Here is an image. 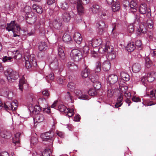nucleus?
<instances>
[{
	"instance_id": "obj_62",
	"label": "nucleus",
	"mask_w": 156,
	"mask_h": 156,
	"mask_svg": "<svg viewBox=\"0 0 156 156\" xmlns=\"http://www.w3.org/2000/svg\"><path fill=\"white\" fill-rule=\"evenodd\" d=\"M53 133L51 131H49L48 132H46L43 133H42L41 135V136H49V135L51 133Z\"/></svg>"
},
{
	"instance_id": "obj_6",
	"label": "nucleus",
	"mask_w": 156,
	"mask_h": 156,
	"mask_svg": "<svg viewBox=\"0 0 156 156\" xmlns=\"http://www.w3.org/2000/svg\"><path fill=\"white\" fill-rule=\"evenodd\" d=\"M98 27V33L99 35L103 34L105 31V29L108 27L105 22L102 20L99 21L97 23Z\"/></svg>"
},
{
	"instance_id": "obj_27",
	"label": "nucleus",
	"mask_w": 156,
	"mask_h": 156,
	"mask_svg": "<svg viewBox=\"0 0 156 156\" xmlns=\"http://www.w3.org/2000/svg\"><path fill=\"white\" fill-rule=\"evenodd\" d=\"M38 44V48L39 50L42 51L46 49L47 45L45 42H41Z\"/></svg>"
},
{
	"instance_id": "obj_57",
	"label": "nucleus",
	"mask_w": 156,
	"mask_h": 156,
	"mask_svg": "<svg viewBox=\"0 0 156 156\" xmlns=\"http://www.w3.org/2000/svg\"><path fill=\"white\" fill-rule=\"evenodd\" d=\"M46 78L48 80H52L54 78V74L53 73H51L46 76Z\"/></svg>"
},
{
	"instance_id": "obj_46",
	"label": "nucleus",
	"mask_w": 156,
	"mask_h": 156,
	"mask_svg": "<svg viewBox=\"0 0 156 156\" xmlns=\"http://www.w3.org/2000/svg\"><path fill=\"white\" fill-rule=\"evenodd\" d=\"M31 138L30 140V142L31 144H34L37 143L38 141V139L37 137H31Z\"/></svg>"
},
{
	"instance_id": "obj_48",
	"label": "nucleus",
	"mask_w": 156,
	"mask_h": 156,
	"mask_svg": "<svg viewBox=\"0 0 156 156\" xmlns=\"http://www.w3.org/2000/svg\"><path fill=\"white\" fill-rule=\"evenodd\" d=\"M39 139L41 140H42V142H49L51 141V139H50L49 138H45L44 137H39ZM43 143L45 144H46L44 142H43Z\"/></svg>"
},
{
	"instance_id": "obj_34",
	"label": "nucleus",
	"mask_w": 156,
	"mask_h": 156,
	"mask_svg": "<svg viewBox=\"0 0 156 156\" xmlns=\"http://www.w3.org/2000/svg\"><path fill=\"white\" fill-rule=\"evenodd\" d=\"M68 89L71 91H73L75 88V84L72 82H70L67 85Z\"/></svg>"
},
{
	"instance_id": "obj_2",
	"label": "nucleus",
	"mask_w": 156,
	"mask_h": 156,
	"mask_svg": "<svg viewBox=\"0 0 156 156\" xmlns=\"http://www.w3.org/2000/svg\"><path fill=\"white\" fill-rule=\"evenodd\" d=\"M26 57H24L26 59L25 66L27 69H29L32 67H36L37 66V61L34 55L27 56V59Z\"/></svg>"
},
{
	"instance_id": "obj_28",
	"label": "nucleus",
	"mask_w": 156,
	"mask_h": 156,
	"mask_svg": "<svg viewBox=\"0 0 156 156\" xmlns=\"http://www.w3.org/2000/svg\"><path fill=\"white\" fill-rule=\"evenodd\" d=\"M50 67L51 69L53 70L58 69V62L57 60H54L51 63L50 65Z\"/></svg>"
},
{
	"instance_id": "obj_1",
	"label": "nucleus",
	"mask_w": 156,
	"mask_h": 156,
	"mask_svg": "<svg viewBox=\"0 0 156 156\" xmlns=\"http://www.w3.org/2000/svg\"><path fill=\"white\" fill-rule=\"evenodd\" d=\"M5 73L9 82H13L19 77L18 73L11 69H8L5 71Z\"/></svg>"
},
{
	"instance_id": "obj_63",
	"label": "nucleus",
	"mask_w": 156,
	"mask_h": 156,
	"mask_svg": "<svg viewBox=\"0 0 156 156\" xmlns=\"http://www.w3.org/2000/svg\"><path fill=\"white\" fill-rule=\"evenodd\" d=\"M12 104H13V110H15L16 109L17 107V101L16 100L14 101L12 103Z\"/></svg>"
},
{
	"instance_id": "obj_17",
	"label": "nucleus",
	"mask_w": 156,
	"mask_h": 156,
	"mask_svg": "<svg viewBox=\"0 0 156 156\" xmlns=\"http://www.w3.org/2000/svg\"><path fill=\"white\" fill-rule=\"evenodd\" d=\"M62 40L64 42L68 43H72L73 42L71 37L68 34H64L62 37Z\"/></svg>"
},
{
	"instance_id": "obj_37",
	"label": "nucleus",
	"mask_w": 156,
	"mask_h": 156,
	"mask_svg": "<svg viewBox=\"0 0 156 156\" xmlns=\"http://www.w3.org/2000/svg\"><path fill=\"white\" fill-rule=\"evenodd\" d=\"M145 66L147 68H150L152 65V62L148 57H145Z\"/></svg>"
},
{
	"instance_id": "obj_16",
	"label": "nucleus",
	"mask_w": 156,
	"mask_h": 156,
	"mask_svg": "<svg viewBox=\"0 0 156 156\" xmlns=\"http://www.w3.org/2000/svg\"><path fill=\"white\" fill-rule=\"evenodd\" d=\"M101 67L103 70L105 71H108L110 68V63L109 61H106L102 64Z\"/></svg>"
},
{
	"instance_id": "obj_60",
	"label": "nucleus",
	"mask_w": 156,
	"mask_h": 156,
	"mask_svg": "<svg viewBox=\"0 0 156 156\" xmlns=\"http://www.w3.org/2000/svg\"><path fill=\"white\" fill-rule=\"evenodd\" d=\"M31 11V7L29 6H27L25 7L24 11L27 13H29Z\"/></svg>"
},
{
	"instance_id": "obj_52",
	"label": "nucleus",
	"mask_w": 156,
	"mask_h": 156,
	"mask_svg": "<svg viewBox=\"0 0 156 156\" xmlns=\"http://www.w3.org/2000/svg\"><path fill=\"white\" fill-rule=\"evenodd\" d=\"M68 112L67 113H65L69 117H70L72 116L74 113V111L72 109L69 108H68Z\"/></svg>"
},
{
	"instance_id": "obj_30",
	"label": "nucleus",
	"mask_w": 156,
	"mask_h": 156,
	"mask_svg": "<svg viewBox=\"0 0 156 156\" xmlns=\"http://www.w3.org/2000/svg\"><path fill=\"white\" fill-rule=\"evenodd\" d=\"M58 54L61 59L64 60L65 58V54L62 48L59 47L58 48Z\"/></svg>"
},
{
	"instance_id": "obj_36",
	"label": "nucleus",
	"mask_w": 156,
	"mask_h": 156,
	"mask_svg": "<svg viewBox=\"0 0 156 156\" xmlns=\"http://www.w3.org/2000/svg\"><path fill=\"white\" fill-rule=\"evenodd\" d=\"M150 97L152 98V99H155V102L154 103L151 104L150 105H153L156 104V90L154 91L153 90H151L150 91Z\"/></svg>"
},
{
	"instance_id": "obj_5",
	"label": "nucleus",
	"mask_w": 156,
	"mask_h": 156,
	"mask_svg": "<svg viewBox=\"0 0 156 156\" xmlns=\"http://www.w3.org/2000/svg\"><path fill=\"white\" fill-rule=\"evenodd\" d=\"M70 56L76 62H78L82 57L81 52L76 49H74L72 51Z\"/></svg>"
},
{
	"instance_id": "obj_40",
	"label": "nucleus",
	"mask_w": 156,
	"mask_h": 156,
	"mask_svg": "<svg viewBox=\"0 0 156 156\" xmlns=\"http://www.w3.org/2000/svg\"><path fill=\"white\" fill-rule=\"evenodd\" d=\"M108 59L109 60H111L115 58L116 57L115 53L114 51L107 54Z\"/></svg>"
},
{
	"instance_id": "obj_58",
	"label": "nucleus",
	"mask_w": 156,
	"mask_h": 156,
	"mask_svg": "<svg viewBox=\"0 0 156 156\" xmlns=\"http://www.w3.org/2000/svg\"><path fill=\"white\" fill-rule=\"evenodd\" d=\"M90 0H77V2L83 5H86L89 3Z\"/></svg>"
},
{
	"instance_id": "obj_25",
	"label": "nucleus",
	"mask_w": 156,
	"mask_h": 156,
	"mask_svg": "<svg viewBox=\"0 0 156 156\" xmlns=\"http://www.w3.org/2000/svg\"><path fill=\"white\" fill-rule=\"evenodd\" d=\"M32 9L37 13L41 14L42 12V8L36 4H34L32 5Z\"/></svg>"
},
{
	"instance_id": "obj_38",
	"label": "nucleus",
	"mask_w": 156,
	"mask_h": 156,
	"mask_svg": "<svg viewBox=\"0 0 156 156\" xmlns=\"http://www.w3.org/2000/svg\"><path fill=\"white\" fill-rule=\"evenodd\" d=\"M51 153V149L46 148L43 152L42 155L43 156H50Z\"/></svg>"
},
{
	"instance_id": "obj_15",
	"label": "nucleus",
	"mask_w": 156,
	"mask_h": 156,
	"mask_svg": "<svg viewBox=\"0 0 156 156\" xmlns=\"http://www.w3.org/2000/svg\"><path fill=\"white\" fill-rule=\"evenodd\" d=\"M128 2L129 4V5L130 7L131 11L133 12H136L137 8V5L136 2L133 0L131 1L129 3V2Z\"/></svg>"
},
{
	"instance_id": "obj_8",
	"label": "nucleus",
	"mask_w": 156,
	"mask_h": 156,
	"mask_svg": "<svg viewBox=\"0 0 156 156\" xmlns=\"http://www.w3.org/2000/svg\"><path fill=\"white\" fill-rule=\"evenodd\" d=\"M77 9L78 11V12L79 14L78 16L79 17H80V16L82 15L84 12V9L83 7L82 6L83 4H82L81 3H80V2H77ZM78 18V16H77V18H76V20H78V22H80L82 20V19L81 18L79 19H77V18Z\"/></svg>"
},
{
	"instance_id": "obj_13",
	"label": "nucleus",
	"mask_w": 156,
	"mask_h": 156,
	"mask_svg": "<svg viewBox=\"0 0 156 156\" xmlns=\"http://www.w3.org/2000/svg\"><path fill=\"white\" fill-rule=\"evenodd\" d=\"M73 39L76 43L80 44L81 43L82 38L81 34L78 32H75L74 35Z\"/></svg>"
},
{
	"instance_id": "obj_43",
	"label": "nucleus",
	"mask_w": 156,
	"mask_h": 156,
	"mask_svg": "<svg viewBox=\"0 0 156 156\" xmlns=\"http://www.w3.org/2000/svg\"><path fill=\"white\" fill-rule=\"evenodd\" d=\"M101 65L100 62H98L96 64V67L95 69V72H99L101 70Z\"/></svg>"
},
{
	"instance_id": "obj_29",
	"label": "nucleus",
	"mask_w": 156,
	"mask_h": 156,
	"mask_svg": "<svg viewBox=\"0 0 156 156\" xmlns=\"http://www.w3.org/2000/svg\"><path fill=\"white\" fill-rule=\"evenodd\" d=\"M26 80L25 79L24 77L23 76L22 78L20 79L19 81V88L22 92L23 91L22 89L23 88V85L26 84Z\"/></svg>"
},
{
	"instance_id": "obj_3",
	"label": "nucleus",
	"mask_w": 156,
	"mask_h": 156,
	"mask_svg": "<svg viewBox=\"0 0 156 156\" xmlns=\"http://www.w3.org/2000/svg\"><path fill=\"white\" fill-rule=\"evenodd\" d=\"M6 29L9 31H12L13 33L16 32L18 33L20 32L21 28L18 24L15 23V21H12L10 23L7 24Z\"/></svg>"
},
{
	"instance_id": "obj_19",
	"label": "nucleus",
	"mask_w": 156,
	"mask_h": 156,
	"mask_svg": "<svg viewBox=\"0 0 156 156\" xmlns=\"http://www.w3.org/2000/svg\"><path fill=\"white\" fill-rule=\"evenodd\" d=\"M141 68L140 65L138 63H135L132 66V70L135 73H138Z\"/></svg>"
},
{
	"instance_id": "obj_23",
	"label": "nucleus",
	"mask_w": 156,
	"mask_h": 156,
	"mask_svg": "<svg viewBox=\"0 0 156 156\" xmlns=\"http://www.w3.org/2000/svg\"><path fill=\"white\" fill-rule=\"evenodd\" d=\"M90 73V70L86 68L81 72V76L83 78H86L89 76Z\"/></svg>"
},
{
	"instance_id": "obj_22",
	"label": "nucleus",
	"mask_w": 156,
	"mask_h": 156,
	"mask_svg": "<svg viewBox=\"0 0 156 156\" xmlns=\"http://www.w3.org/2000/svg\"><path fill=\"white\" fill-rule=\"evenodd\" d=\"M135 48V46L134 42L129 43L126 47V49L129 52L133 51Z\"/></svg>"
},
{
	"instance_id": "obj_20",
	"label": "nucleus",
	"mask_w": 156,
	"mask_h": 156,
	"mask_svg": "<svg viewBox=\"0 0 156 156\" xmlns=\"http://www.w3.org/2000/svg\"><path fill=\"white\" fill-rule=\"evenodd\" d=\"M13 105L12 103L9 101H7L4 103L3 105V107L6 110H13Z\"/></svg>"
},
{
	"instance_id": "obj_33",
	"label": "nucleus",
	"mask_w": 156,
	"mask_h": 156,
	"mask_svg": "<svg viewBox=\"0 0 156 156\" xmlns=\"http://www.w3.org/2000/svg\"><path fill=\"white\" fill-rule=\"evenodd\" d=\"M59 111L61 112H64L65 113L68 112V108L63 105H60L58 107Z\"/></svg>"
},
{
	"instance_id": "obj_39",
	"label": "nucleus",
	"mask_w": 156,
	"mask_h": 156,
	"mask_svg": "<svg viewBox=\"0 0 156 156\" xmlns=\"http://www.w3.org/2000/svg\"><path fill=\"white\" fill-rule=\"evenodd\" d=\"M88 94L91 96H95L97 94L96 90L94 88L90 89L88 91Z\"/></svg>"
},
{
	"instance_id": "obj_9",
	"label": "nucleus",
	"mask_w": 156,
	"mask_h": 156,
	"mask_svg": "<svg viewBox=\"0 0 156 156\" xmlns=\"http://www.w3.org/2000/svg\"><path fill=\"white\" fill-rule=\"evenodd\" d=\"M52 24L53 27L56 29L60 30L62 28V21L59 18H57L53 21Z\"/></svg>"
},
{
	"instance_id": "obj_61",
	"label": "nucleus",
	"mask_w": 156,
	"mask_h": 156,
	"mask_svg": "<svg viewBox=\"0 0 156 156\" xmlns=\"http://www.w3.org/2000/svg\"><path fill=\"white\" fill-rule=\"evenodd\" d=\"M94 43L97 45H100L102 43L101 40V39H96L94 41Z\"/></svg>"
},
{
	"instance_id": "obj_56",
	"label": "nucleus",
	"mask_w": 156,
	"mask_h": 156,
	"mask_svg": "<svg viewBox=\"0 0 156 156\" xmlns=\"http://www.w3.org/2000/svg\"><path fill=\"white\" fill-rule=\"evenodd\" d=\"M107 95L108 97L109 98L112 97L113 95L112 90L110 89H108L107 91Z\"/></svg>"
},
{
	"instance_id": "obj_26",
	"label": "nucleus",
	"mask_w": 156,
	"mask_h": 156,
	"mask_svg": "<svg viewBox=\"0 0 156 156\" xmlns=\"http://www.w3.org/2000/svg\"><path fill=\"white\" fill-rule=\"evenodd\" d=\"M59 6L62 9L64 10H67L69 7L68 3L65 1H62L60 2Z\"/></svg>"
},
{
	"instance_id": "obj_59",
	"label": "nucleus",
	"mask_w": 156,
	"mask_h": 156,
	"mask_svg": "<svg viewBox=\"0 0 156 156\" xmlns=\"http://www.w3.org/2000/svg\"><path fill=\"white\" fill-rule=\"evenodd\" d=\"M89 47L86 46L83 47V51L84 53L87 54L89 52Z\"/></svg>"
},
{
	"instance_id": "obj_64",
	"label": "nucleus",
	"mask_w": 156,
	"mask_h": 156,
	"mask_svg": "<svg viewBox=\"0 0 156 156\" xmlns=\"http://www.w3.org/2000/svg\"><path fill=\"white\" fill-rule=\"evenodd\" d=\"M0 156H9V155L8 152L4 151L0 153Z\"/></svg>"
},
{
	"instance_id": "obj_54",
	"label": "nucleus",
	"mask_w": 156,
	"mask_h": 156,
	"mask_svg": "<svg viewBox=\"0 0 156 156\" xmlns=\"http://www.w3.org/2000/svg\"><path fill=\"white\" fill-rule=\"evenodd\" d=\"M94 88L95 89H98L100 87H101V84L99 82L97 81H96L95 83L93 85Z\"/></svg>"
},
{
	"instance_id": "obj_47",
	"label": "nucleus",
	"mask_w": 156,
	"mask_h": 156,
	"mask_svg": "<svg viewBox=\"0 0 156 156\" xmlns=\"http://www.w3.org/2000/svg\"><path fill=\"white\" fill-rule=\"evenodd\" d=\"M128 87L126 86H122L120 88V90L122 93H126L128 91Z\"/></svg>"
},
{
	"instance_id": "obj_45",
	"label": "nucleus",
	"mask_w": 156,
	"mask_h": 156,
	"mask_svg": "<svg viewBox=\"0 0 156 156\" xmlns=\"http://www.w3.org/2000/svg\"><path fill=\"white\" fill-rule=\"evenodd\" d=\"M146 79L148 82H151L154 80V79L153 78L152 75H151V73L147 74Z\"/></svg>"
},
{
	"instance_id": "obj_12",
	"label": "nucleus",
	"mask_w": 156,
	"mask_h": 156,
	"mask_svg": "<svg viewBox=\"0 0 156 156\" xmlns=\"http://www.w3.org/2000/svg\"><path fill=\"white\" fill-rule=\"evenodd\" d=\"M118 80V77L117 76L113 74L109 76L107 81L110 84H114Z\"/></svg>"
},
{
	"instance_id": "obj_35",
	"label": "nucleus",
	"mask_w": 156,
	"mask_h": 156,
	"mask_svg": "<svg viewBox=\"0 0 156 156\" xmlns=\"http://www.w3.org/2000/svg\"><path fill=\"white\" fill-rule=\"evenodd\" d=\"M139 30L140 32L145 34L147 32V29L144 24H141L140 25Z\"/></svg>"
},
{
	"instance_id": "obj_49",
	"label": "nucleus",
	"mask_w": 156,
	"mask_h": 156,
	"mask_svg": "<svg viewBox=\"0 0 156 156\" xmlns=\"http://www.w3.org/2000/svg\"><path fill=\"white\" fill-rule=\"evenodd\" d=\"M12 59L11 57H7L5 56L3 57L2 59V61L3 62H9L11 61V60Z\"/></svg>"
},
{
	"instance_id": "obj_51",
	"label": "nucleus",
	"mask_w": 156,
	"mask_h": 156,
	"mask_svg": "<svg viewBox=\"0 0 156 156\" xmlns=\"http://www.w3.org/2000/svg\"><path fill=\"white\" fill-rule=\"evenodd\" d=\"M105 49V46L103 45L99 48L98 49V51L101 53H103L105 52H106Z\"/></svg>"
},
{
	"instance_id": "obj_10",
	"label": "nucleus",
	"mask_w": 156,
	"mask_h": 156,
	"mask_svg": "<svg viewBox=\"0 0 156 156\" xmlns=\"http://www.w3.org/2000/svg\"><path fill=\"white\" fill-rule=\"evenodd\" d=\"M44 119L45 118L44 115L40 113L35 115L34 118V124H35V122L39 123L43 122Z\"/></svg>"
},
{
	"instance_id": "obj_14",
	"label": "nucleus",
	"mask_w": 156,
	"mask_h": 156,
	"mask_svg": "<svg viewBox=\"0 0 156 156\" xmlns=\"http://www.w3.org/2000/svg\"><path fill=\"white\" fill-rule=\"evenodd\" d=\"M123 94L122 93H121L120 95L118 96L117 99V102L115 105V108H118L121 106L122 105V103L123 101Z\"/></svg>"
},
{
	"instance_id": "obj_7",
	"label": "nucleus",
	"mask_w": 156,
	"mask_h": 156,
	"mask_svg": "<svg viewBox=\"0 0 156 156\" xmlns=\"http://www.w3.org/2000/svg\"><path fill=\"white\" fill-rule=\"evenodd\" d=\"M74 93L75 95L79 99L85 100H88L89 99L88 96L83 94L82 91L80 90H76L75 91Z\"/></svg>"
},
{
	"instance_id": "obj_32",
	"label": "nucleus",
	"mask_w": 156,
	"mask_h": 156,
	"mask_svg": "<svg viewBox=\"0 0 156 156\" xmlns=\"http://www.w3.org/2000/svg\"><path fill=\"white\" fill-rule=\"evenodd\" d=\"M120 75L121 78L124 80L127 81L129 80V76L127 73L124 72H122Z\"/></svg>"
},
{
	"instance_id": "obj_44",
	"label": "nucleus",
	"mask_w": 156,
	"mask_h": 156,
	"mask_svg": "<svg viewBox=\"0 0 156 156\" xmlns=\"http://www.w3.org/2000/svg\"><path fill=\"white\" fill-rule=\"evenodd\" d=\"M58 83L61 84H64L66 83V80L63 77L58 78L57 79Z\"/></svg>"
},
{
	"instance_id": "obj_31",
	"label": "nucleus",
	"mask_w": 156,
	"mask_h": 156,
	"mask_svg": "<svg viewBox=\"0 0 156 156\" xmlns=\"http://www.w3.org/2000/svg\"><path fill=\"white\" fill-rule=\"evenodd\" d=\"M100 9V6L96 5H93L90 8V10L94 13H96L98 12Z\"/></svg>"
},
{
	"instance_id": "obj_24",
	"label": "nucleus",
	"mask_w": 156,
	"mask_h": 156,
	"mask_svg": "<svg viewBox=\"0 0 156 156\" xmlns=\"http://www.w3.org/2000/svg\"><path fill=\"white\" fill-rule=\"evenodd\" d=\"M65 100L69 102H73V97L72 94L69 92H67L65 95Z\"/></svg>"
},
{
	"instance_id": "obj_50",
	"label": "nucleus",
	"mask_w": 156,
	"mask_h": 156,
	"mask_svg": "<svg viewBox=\"0 0 156 156\" xmlns=\"http://www.w3.org/2000/svg\"><path fill=\"white\" fill-rule=\"evenodd\" d=\"M41 110H42L44 113H45L48 114L50 113L51 112L50 108H42Z\"/></svg>"
},
{
	"instance_id": "obj_41",
	"label": "nucleus",
	"mask_w": 156,
	"mask_h": 156,
	"mask_svg": "<svg viewBox=\"0 0 156 156\" xmlns=\"http://www.w3.org/2000/svg\"><path fill=\"white\" fill-rule=\"evenodd\" d=\"M146 24L148 27L150 29H151L153 27V22L152 20L150 19L147 20Z\"/></svg>"
},
{
	"instance_id": "obj_53",
	"label": "nucleus",
	"mask_w": 156,
	"mask_h": 156,
	"mask_svg": "<svg viewBox=\"0 0 156 156\" xmlns=\"http://www.w3.org/2000/svg\"><path fill=\"white\" fill-rule=\"evenodd\" d=\"M19 137H13L12 138L13 143L15 144H17L19 143Z\"/></svg>"
},
{
	"instance_id": "obj_21",
	"label": "nucleus",
	"mask_w": 156,
	"mask_h": 156,
	"mask_svg": "<svg viewBox=\"0 0 156 156\" xmlns=\"http://www.w3.org/2000/svg\"><path fill=\"white\" fill-rule=\"evenodd\" d=\"M117 0L114 1L112 5V9L113 12H115L119 10V4L117 2Z\"/></svg>"
},
{
	"instance_id": "obj_55",
	"label": "nucleus",
	"mask_w": 156,
	"mask_h": 156,
	"mask_svg": "<svg viewBox=\"0 0 156 156\" xmlns=\"http://www.w3.org/2000/svg\"><path fill=\"white\" fill-rule=\"evenodd\" d=\"M128 30L130 33H132L134 30V27L132 24L130 25L128 27Z\"/></svg>"
},
{
	"instance_id": "obj_11",
	"label": "nucleus",
	"mask_w": 156,
	"mask_h": 156,
	"mask_svg": "<svg viewBox=\"0 0 156 156\" xmlns=\"http://www.w3.org/2000/svg\"><path fill=\"white\" fill-rule=\"evenodd\" d=\"M72 12H65L63 13L62 17L63 21L66 22H68L70 21L71 17Z\"/></svg>"
},
{
	"instance_id": "obj_4",
	"label": "nucleus",
	"mask_w": 156,
	"mask_h": 156,
	"mask_svg": "<svg viewBox=\"0 0 156 156\" xmlns=\"http://www.w3.org/2000/svg\"><path fill=\"white\" fill-rule=\"evenodd\" d=\"M139 10L141 14L146 15V16L148 18H149L151 16L150 9L148 7L147 5L145 3L141 4Z\"/></svg>"
},
{
	"instance_id": "obj_42",
	"label": "nucleus",
	"mask_w": 156,
	"mask_h": 156,
	"mask_svg": "<svg viewBox=\"0 0 156 156\" xmlns=\"http://www.w3.org/2000/svg\"><path fill=\"white\" fill-rule=\"evenodd\" d=\"M105 46L106 52H107V54L114 51L112 46H110L107 45Z\"/></svg>"
},
{
	"instance_id": "obj_18",
	"label": "nucleus",
	"mask_w": 156,
	"mask_h": 156,
	"mask_svg": "<svg viewBox=\"0 0 156 156\" xmlns=\"http://www.w3.org/2000/svg\"><path fill=\"white\" fill-rule=\"evenodd\" d=\"M66 65L70 70L73 71H76L78 69L77 66L72 62H68Z\"/></svg>"
}]
</instances>
